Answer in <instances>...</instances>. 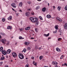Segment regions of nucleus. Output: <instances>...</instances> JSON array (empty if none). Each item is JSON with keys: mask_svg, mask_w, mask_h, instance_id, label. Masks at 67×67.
<instances>
[{"mask_svg": "<svg viewBox=\"0 0 67 67\" xmlns=\"http://www.w3.org/2000/svg\"><path fill=\"white\" fill-rule=\"evenodd\" d=\"M0 38H1V36L0 35Z\"/></svg>", "mask_w": 67, "mask_h": 67, "instance_id": "obj_64", "label": "nucleus"}, {"mask_svg": "<svg viewBox=\"0 0 67 67\" xmlns=\"http://www.w3.org/2000/svg\"><path fill=\"white\" fill-rule=\"evenodd\" d=\"M0 34L2 35H4V33H1Z\"/></svg>", "mask_w": 67, "mask_h": 67, "instance_id": "obj_36", "label": "nucleus"}, {"mask_svg": "<svg viewBox=\"0 0 67 67\" xmlns=\"http://www.w3.org/2000/svg\"><path fill=\"white\" fill-rule=\"evenodd\" d=\"M1 59V60H4V57H2Z\"/></svg>", "mask_w": 67, "mask_h": 67, "instance_id": "obj_26", "label": "nucleus"}, {"mask_svg": "<svg viewBox=\"0 0 67 67\" xmlns=\"http://www.w3.org/2000/svg\"><path fill=\"white\" fill-rule=\"evenodd\" d=\"M19 39H24V38H22V37L21 36H19Z\"/></svg>", "mask_w": 67, "mask_h": 67, "instance_id": "obj_30", "label": "nucleus"}, {"mask_svg": "<svg viewBox=\"0 0 67 67\" xmlns=\"http://www.w3.org/2000/svg\"><path fill=\"white\" fill-rule=\"evenodd\" d=\"M52 64L54 65H57L58 64V63L56 62L53 61L52 63Z\"/></svg>", "mask_w": 67, "mask_h": 67, "instance_id": "obj_4", "label": "nucleus"}, {"mask_svg": "<svg viewBox=\"0 0 67 67\" xmlns=\"http://www.w3.org/2000/svg\"><path fill=\"white\" fill-rule=\"evenodd\" d=\"M2 22H4V21H5V19H2Z\"/></svg>", "mask_w": 67, "mask_h": 67, "instance_id": "obj_37", "label": "nucleus"}, {"mask_svg": "<svg viewBox=\"0 0 67 67\" xmlns=\"http://www.w3.org/2000/svg\"><path fill=\"white\" fill-rule=\"evenodd\" d=\"M29 14H30V12H27L26 13V15L27 16H29Z\"/></svg>", "mask_w": 67, "mask_h": 67, "instance_id": "obj_8", "label": "nucleus"}, {"mask_svg": "<svg viewBox=\"0 0 67 67\" xmlns=\"http://www.w3.org/2000/svg\"><path fill=\"white\" fill-rule=\"evenodd\" d=\"M64 57V55H63L60 58V59H62V58H63V57Z\"/></svg>", "mask_w": 67, "mask_h": 67, "instance_id": "obj_31", "label": "nucleus"}, {"mask_svg": "<svg viewBox=\"0 0 67 67\" xmlns=\"http://www.w3.org/2000/svg\"><path fill=\"white\" fill-rule=\"evenodd\" d=\"M11 50H10V49H9L7 51V53L8 54H10V53H11Z\"/></svg>", "mask_w": 67, "mask_h": 67, "instance_id": "obj_10", "label": "nucleus"}, {"mask_svg": "<svg viewBox=\"0 0 67 67\" xmlns=\"http://www.w3.org/2000/svg\"><path fill=\"white\" fill-rule=\"evenodd\" d=\"M46 8L45 7H44L42 9V11L43 12H44L45 11H46Z\"/></svg>", "mask_w": 67, "mask_h": 67, "instance_id": "obj_9", "label": "nucleus"}, {"mask_svg": "<svg viewBox=\"0 0 67 67\" xmlns=\"http://www.w3.org/2000/svg\"><path fill=\"white\" fill-rule=\"evenodd\" d=\"M6 58H8V56H7Z\"/></svg>", "mask_w": 67, "mask_h": 67, "instance_id": "obj_55", "label": "nucleus"}, {"mask_svg": "<svg viewBox=\"0 0 67 67\" xmlns=\"http://www.w3.org/2000/svg\"><path fill=\"white\" fill-rule=\"evenodd\" d=\"M35 30L36 32H38V30L37 29V28L35 29Z\"/></svg>", "mask_w": 67, "mask_h": 67, "instance_id": "obj_32", "label": "nucleus"}, {"mask_svg": "<svg viewBox=\"0 0 67 67\" xmlns=\"http://www.w3.org/2000/svg\"><path fill=\"white\" fill-rule=\"evenodd\" d=\"M34 18L31 17L30 18V19L31 21H32V22H33V20H34Z\"/></svg>", "mask_w": 67, "mask_h": 67, "instance_id": "obj_11", "label": "nucleus"}, {"mask_svg": "<svg viewBox=\"0 0 67 67\" xmlns=\"http://www.w3.org/2000/svg\"><path fill=\"white\" fill-rule=\"evenodd\" d=\"M11 5L12 6H13V8H15L16 7V5L15 4V3H12L11 4Z\"/></svg>", "mask_w": 67, "mask_h": 67, "instance_id": "obj_5", "label": "nucleus"}, {"mask_svg": "<svg viewBox=\"0 0 67 67\" xmlns=\"http://www.w3.org/2000/svg\"><path fill=\"white\" fill-rule=\"evenodd\" d=\"M28 4H30L31 3V2H28Z\"/></svg>", "mask_w": 67, "mask_h": 67, "instance_id": "obj_42", "label": "nucleus"}, {"mask_svg": "<svg viewBox=\"0 0 67 67\" xmlns=\"http://www.w3.org/2000/svg\"><path fill=\"white\" fill-rule=\"evenodd\" d=\"M31 58L32 59H34V57H32Z\"/></svg>", "mask_w": 67, "mask_h": 67, "instance_id": "obj_50", "label": "nucleus"}, {"mask_svg": "<svg viewBox=\"0 0 67 67\" xmlns=\"http://www.w3.org/2000/svg\"><path fill=\"white\" fill-rule=\"evenodd\" d=\"M29 44V43L28 42H26L25 43V44L26 45H28Z\"/></svg>", "mask_w": 67, "mask_h": 67, "instance_id": "obj_23", "label": "nucleus"}, {"mask_svg": "<svg viewBox=\"0 0 67 67\" xmlns=\"http://www.w3.org/2000/svg\"><path fill=\"white\" fill-rule=\"evenodd\" d=\"M62 35V34H60V35Z\"/></svg>", "mask_w": 67, "mask_h": 67, "instance_id": "obj_63", "label": "nucleus"}, {"mask_svg": "<svg viewBox=\"0 0 67 67\" xmlns=\"http://www.w3.org/2000/svg\"><path fill=\"white\" fill-rule=\"evenodd\" d=\"M47 18L49 19V18H51V16L49 15H48L47 16Z\"/></svg>", "mask_w": 67, "mask_h": 67, "instance_id": "obj_19", "label": "nucleus"}, {"mask_svg": "<svg viewBox=\"0 0 67 67\" xmlns=\"http://www.w3.org/2000/svg\"><path fill=\"white\" fill-rule=\"evenodd\" d=\"M41 48H39L38 49L39 50H41Z\"/></svg>", "mask_w": 67, "mask_h": 67, "instance_id": "obj_49", "label": "nucleus"}, {"mask_svg": "<svg viewBox=\"0 0 67 67\" xmlns=\"http://www.w3.org/2000/svg\"><path fill=\"white\" fill-rule=\"evenodd\" d=\"M7 29H11V27L9 26H8Z\"/></svg>", "mask_w": 67, "mask_h": 67, "instance_id": "obj_24", "label": "nucleus"}, {"mask_svg": "<svg viewBox=\"0 0 67 67\" xmlns=\"http://www.w3.org/2000/svg\"><path fill=\"white\" fill-rule=\"evenodd\" d=\"M25 67H29L28 65H26Z\"/></svg>", "mask_w": 67, "mask_h": 67, "instance_id": "obj_44", "label": "nucleus"}, {"mask_svg": "<svg viewBox=\"0 0 67 67\" xmlns=\"http://www.w3.org/2000/svg\"><path fill=\"white\" fill-rule=\"evenodd\" d=\"M3 64V62H1L0 63V66H1Z\"/></svg>", "mask_w": 67, "mask_h": 67, "instance_id": "obj_39", "label": "nucleus"}, {"mask_svg": "<svg viewBox=\"0 0 67 67\" xmlns=\"http://www.w3.org/2000/svg\"><path fill=\"white\" fill-rule=\"evenodd\" d=\"M12 17L11 16H10L8 18V20H9V21H10V20H12Z\"/></svg>", "mask_w": 67, "mask_h": 67, "instance_id": "obj_13", "label": "nucleus"}, {"mask_svg": "<svg viewBox=\"0 0 67 67\" xmlns=\"http://www.w3.org/2000/svg\"><path fill=\"white\" fill-rule=\"evenodd\" d=\"M65 10H67V6L65 7Z\"/></svg>", "mask_w": 67, "mask_h": 67, "instance_id": "obj_33", "label": "nucleus"}, {"mask_svg": "<svg viewBox=\"0 0 67 67\" xmlns=\"http://www.w3.org/2000/svg\"><path fill=\"white\" fill-rule=\"evenodd\" d=\"M42 58H43V56H40V60H41V59H42Z\"/></svg>", "mask_w": 67, "mask_h": 67, "instance_id": "obj_29", "label": "nucleus"}, {"mask_svg": "<svg viewBox=\"0 0 67 67\" xmlns=\"http://www.w3.org/2000/svg\"><path fill=\"white\" fill-rule=\"evenodd\" d=\"M12 55L13 56V57L15 58L17 56V54H16V53L15 52H14L12 53Z\"/></svg>", "mask_w": 67, "mask_h": 67, "instance_id": "obj_2", "label": "nucleus"}, {"mask_svg": "<svg viewBox=\"0 0 67 67\" xmlns=\"http://www.w3.org/2000/svg\"><path fill=\"white\" fill-rule=\"evenodd\" d=\"M62 40V38H59L58 39V41H60Z\"/></svg>", "mask_w": 67, "mask_h": 67, "instance_id": "obj_45", "label": "nucleus"}, {"mask_svg": "<svg viewBox=\"0 0 67 67\" xmlns=\"http://www.w3.org/2000/svg\"><path fill=\"white\" fill-rule=\"evenodd\" d=\"M31 15H34V12H32L31 14Z\"/></svg>", "mask_w": 67, "mask_h": 67, "instance_id": "obj_41", "label": "nucleus"}, {"mask_svg": "<svg viewBox=\"0 0 67 67\" xmlns=\"http://www.w3.org/2000/svg\"><path fill=\"white\" fill-rule=\"evenodd\" d=\"M49 33L47 35L45 34H43V35L44 36H46V37L47 36H49Z\"/></svg>", "mask_w": 67, "mask_h": 67, "instance_id": "obj_16", "label": "nucleus"}, {"mask_svg": "<svg viewBox=\"0 0 67 67\" xmlns=\"http://www.w3.org/2000/svg\"><path fill=\"white\" fill-rule=\"evenodd\" d=\"M31 10V9H28V10H29V11H30V10Z\"/></svg>", "mask_w": 67, "mask_h": 67, "instance_id": "obj_54", "label": "nucleus"}, {"mask_svg": "<svg viewBox=\"0 0 67 67\" xmlns=\"http://www.w3.org/2000/svg\"><path fill=\"white\" fill-rule=\"evenodd\" d=\"M37 18H34L33 21H32L33 23H36L37 21Z\"/></svg>", "mask_w": 67, "mask_h": 67, "instance_id": "obj_3", "label": "nucleus"}, {"mask_svg": "<svg viewBox=\"0 0 67 67\" xmlns=\"http://www.w3.org/2000/svg\"><path fill=\"white\" fill-rule=\"evenodd\" d=\"M1 41L4 44H5V42H6V40H5L2 39L1 40Z\"/></svg>", "mask_w": 67, "mask_h": 67, "instance_id": "obj_6", "label": "nucleus"}, {"mask_svg": "<svg viewBox=\"0 0 67 67\" xmlns=\"http://www.w3.org/2000/svg\"><path fill=\"white\" fill-rule=\"evenodd\" d=\"M54 27L56 30L58 29V25H56Z\"/></svg>", "mask_w": 67, "mask_h": 67, "instance_id": "obj_25", "label": "nucleus"}, {"mask_svg": "<svg viewBox=\"0 0 67 67\" xmlns=\"http://www.w3.org/2000/svg\"><path fill=\"white\" fill-rule=\"evenodd\" d=\"M64 27L65 29H67V23H66L64 25Z\"/></svg>", "mask_w": 67, "mask_h": 67, "instance_id": "obj_12", "label": "nucleus"}, {"mask_svg": "<svg viewBox=\"0 0 67 67\" xmlns=\"http://www.w3.org/2000/svg\"><path fill=\"white\" fill-rule=\"evenodd\" d=\"M31 39H34V38L33 37H31Z\"/></svg>", "mask_w": 67, "mask_h": 67, "instance_id": "obj_53", "label": "nucleus"}, {"mask_svg": "<svg viewBox=\"0 0 67 67\" xmlns=\"http://www.w3.org/2000/svg\"><path fill=\"white\" fill-rule=\"evenodd\" d=\"M30 27H28L25 28V30H26V31H27V30H29V29H30Z\"/></svg>", "mask_w": 67, "mask_h": 67, "instance_id": "obj_14", "label": "nucleus"}, {"mask_svg": "<svg viewBox=\"0 0 67 67\" xmlns=\"http://www.w3.org/2000/svg\"><path fill=\"white\" fill-rule=\"evenodd\" d=\"M38 21H37V22L36 23V25H38Z\"/></svg>", "mask_w": 67, "mask_h": 67, "instance_id": "obj_43", "label": "nucleus"}, {"mask_svg": "<svg viewBox=\"0 0 67 67\" xmlns=\"http://www.w3.org/2000/svg\"><path fill=\"white\" fill-rule=\"evenodd\" d=\"M36 9H39V7H37L36 8Z\"/></svg>", "mask_w": 67, "mask_h": 67, "instance_id": "obj_46", "label": "nucleus"}, {"mask_svg": "<svg viewBox=\"0 0 67 67\" xmlns=\"http://www.w3.org/2000/svg\"><path fill=\"white\" fill-rule=\"evenodd\" d=\"M33 64H34V65H36V64H37V63H35V62L34 61L33 62Z\"/></svg>", "mask_w": 67, "mask_h": 67, "instance_id": "obj_27", "label": "nucleus"}, {"mask_svg": "<svg viewBox=\"0 0 67 67\" xmlns=\"http://www.w3.org/2000/svg\"><path fill=\"white\" fill-rule=\"evenodd\" d=\"M8 43H7V45H9V42H8Z\"/></svg>", "mask_w": 67, "mask_h": 67, "instance_id": "obj_48", "label": "nucleus"}, {"mask_svg": "<svg viewBox=\"0 0 67 67\" xmlns=\"http://www.w3.org/2000/svg\"><path fill=\"white\" fill-rule=\"evenodd\" d=\"M5 67H9V66L8 65H6Z\"/></svg>", "mask_w": 67, "mask_h": 67, "instance_id": "obj_51", "label": "nucleus"}, {"mask_svg": "<svg viewBox=\"0 0 67 67\" xmlns=\"http://www.w3.org/2000/svg\"><path fill=\"white\" fill-rule=\"evenodd\" d=\"M16 15H17V16H18V15H18V14H16Z\"/></svg>", "mask_w": 67, "mask_h": 67, "instance_id": "obj_56", "label": "nucleus"}, {"mask_svg": "<svg viewBox=\"0 0 67 67\" xmlns=\"http://www.w3.org/2000/svg\"><path fill=\"white\" fill-rule=\"evenodd\" d=\"M48 6H49V3H48Z\"/></svg>", "mask_w": 67, "mask_h": 67, "instance_id": "obj_57", "label": "nucleus"}, {"mask_svg": "<svg viewBox=\"0 0 67 67\" xmlns=\"http://www.w3.org/2000/svg\"><path fill=\"white\" fill-rule=\"evenodd\" d=\"M37 0V1H41V0Z\"/></svg>", "mask_w": 67, "mask_h": 67, "instance_id": "obj_59", "label": "nucleus"}, {"mask_svg": "<svg viewBox=\"0 0 67 67\" xmlns=\"http://www.w3.org/2000/svg\"><path fill=\"white\" fill-rule=\"evenodd\" d=\"M57 32V30H55V31H53V33H56Z\"/></svg>", "mask_w": 67, "mask_h": 67, "instance_id": "obj_34", "label": "nucleus"}, {"mask_svg": "<svg viewBox=\"0 0 67 67\" xmlns=\"http://www.w3.org/2000/svg\"><path fill=\"white\" fill-rule=\"evenodd\" d=\"M39 19H40L41 20H43V18H42V17H41V16H40L39 17Z\"/></svg>", "mask_w": 67, "mask_h": 67, "instance_id": "obj_28", "label": "nucleus"}, {"mask_svg": "<svg viewBox=\"0 0 67 67\" xmlns=\"http://www.w3.org/2000/svg\"><path fill=\"white\" fill-rule=\"evenodd\" d=\"M16 44H17V43H15V45H16Z\"/></svg>", "mask_w": 67, "mask_h": 67, "instance_id": "obj_61", "label": "nucleus"}, {"mask_svg": "<svg viewBox=\"0 0 67 67\" xmlns=\"http://www.w3.org/2000/svg\"><path fill=\"white\" fill-rule=\"evenodd\" d=\"M2 53L3 55H5L7 53V52L4 51H3Z\"/></svg>", "mask_w": 67, "mask_h": 67, "instance_id": "obj_7", "label": "nucleus"}, {"mask_svg": "<svg viewBox=\"0 0 67 67\" xmlns=\"http://www.w3.org/2000/svg\"><path fill=\"white\" fill-rule=\"evenodd\" d=\"M55 67H58V66H57V65H56Z\"/></svg>", "mask_w": 67, "mask_h": 67, "instance_id": "obj_62", "label": "nucleus"}, {"mask_svg": "<svg viewBox=\"0 0 67 67\" xmlns=\"http://www.w3.org/2000/svg\"><path fill=\"white\" fill-rule=\"evenodd\" d=\"M59 32H60V33H62V31H60V29L59 30Z\"/></svg>", "mask_w": 67, "mask_h": 67, "instance_id": "obj_52", "label": "nucleus"}, {"mask_svg": "<svg viewBox=\"0 0 67 67\" xmlns=\"http://www.w3.org/2000/svg\"><path fill=\"white\" fill-rule=\"evenodd\" d=\"M26 49L25 48L22 51V52H24V53H25V52H26Z\"/></svg>", "mask_w": 67, "mask_h": 67, "instance_id": "obj_21", "label": "nucleus"}, {"mask_svg": "<svg viewBox=\"0 0 67 67\" xmlns=\"http://www.w3.org/2000/svg\"><path fill=\"white\" fill-rule=\"evenodd\" d=\"M3 51V47H1L0 48V51L1 52H2Z\"/></svg>", "mask_w": 67, "mask_h": 67, "instance_id": "obj_22", "label": "nucleus"}, {"mask_svg": "<svg viewBox=\"0 0 67 67\" xmlns=\"http://www.w3.org/2000/svg\"><path fill=\"white\" fill-rule=\"evenodd\" d=\"M56 50L58 52H59V51H60V50L58 48H56Z\"/></svg>", "mask_w": 67, "mask_h": 67, "instance_id": "obj_17", "label": "nucleus"}, {"mask_svg": "<svg viewBox=\"0 0 67 67\" xmlns=\"http://www.w3.org/2000/svg\"><path fill=\"white\" fill-rule=\"evenodd\" d=\"M19 58L21 59H24V56L21 53L19 54Z\"/></svg>", "mask_w": 67, "mask_h": 67, "instance_id": "obj_1", "label": "nucleus"}, {"mask_svg": "<svg viewBox=\"0 0 67 67\" xmlns=\"http://www.w3.org/2000/svg\"><path fill=\"white\" fill-rule=\"evenodd\" d=\"M31 49V48L30 47H28L27 48V49L28 50H30V49Z\"/></svg>", "mask_w": 67, "mask_h": 67, "instance_id": "obj_40", "label": "nucleus"}, {"mask_svg": "<svg viewBox=\"0 0 67 67\" xmlns=\"http://www.w3.org/2000/svg\"><path fill=\"white\" fill-rule=\"evenodd\" d=\"M20 12H22V10H20Z\"/></svg>", "mask_w": 67, "mask_h": 67, "instance_id": "obj_60", "label": "nucleus"}, {"mask_svg": "<svg viewBox=\"0 0 67 67\" xmlns=\"http://www.w3.org/2000/svg\"><path fill=\"white\" fill-rule=\"evenodd\" d=\"M38 47L36 46L35 47V48L36 49H38Z\"/></svg>", "mask_w": 67, "mask_h": 67, "instance_id": "obj_35", "label": "nucleus"}, {"mask_svg": "<svg viewBox=\"0 0 67 67\" xmlns=\"http://www.w3.org/2000/svg\"><path fill=\"white\" fill-rule=\"evenodd\" d=\"M19 7H22V3H19Z\"/></svg>", "mask_w": 67, "mask_h": 67, "instance_id": "obj_18", "label": "nucleus"}, {"mask_svg": "<svg viewBox=\"0 0 67 67\" xmlns=\"http://www.w3.org/2000/svg\"><path fill=\"white\" fill-rule=\"evenodd\" d=\"M12 9L13 10V11H14V9H13V8H12Z\"/></svg>", "mask_w": 67, "mask_h": 67, "instance_id": "obj_58", "label": "nucleus"}, {"mask_svg": "<svg viewBox=\"0 0 67 67\" xmlns=\"http://www.w3.org/2000/svg\"><path fill=\"white\" fill-rule=\"evenodd\" d=\"M64 66H67V64L66 63H65L64 64Z\"/></svg>", "mask_w": 67, "mask_h": 67, "instance_id": "obj_47", "label": "nucleus"}, {"mask_svg": "<svg viewBox=\"0 0 67 67\" xmlns=\"http://www.w3.org/2000/svg\"><path fill=\"white\" fill-rule=\"evenodd\" d=\"M24 30V29L23 28H22L20 29V31H23Z\"/></svg>", "mask_w": 67, "mask_h": 67, "instance_id": "obj_38", "label": "nucleus"}, {"mask_svg": "<svg viewBox=\"0 0 67 67\" xmlns=\"http://www.w3.org/2000/svg\"><path fill=\"white\" fill-rule=\"evenodd\" d=\"M57 20H58V21H60V22H61V21H62V19L59 18L58 17H57Z\"/></svg>", "mask_w": 67, "mask_h": 67, "instance_id": "obj_15", "label": "nucleus"}, {"mask_svg": "<svg viewBox=\"0 0 67 67\" xmlns=\"http://www.w3.org/2000/svg\"><path fill=\"white\" fill-rule=\"evenodd\" d=\"M60 8H61V7H60L59 6L57 8L58 10H59V11H60Z\"/></svg>", "mask_w": 67, "mask_h": 67, "instance_id": "obj_20", "label": "nucleus"}]
</instances>
